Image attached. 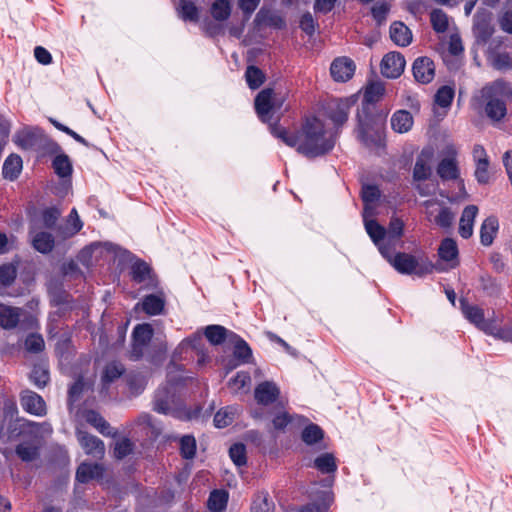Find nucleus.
I'll return each mask as SVG.
<instances>
[{
  "label": "nucleus",
  "mask_w": 512,
  "mask_h": 512,
  "mask_svg": "<svg viewBox=\"0 0 512 512\" xmlns=\"http://www.w3.org/2000/svg\"><path fill=\"white\" fill-rule=\"evenodd\" d=\"M335 146V139L328 135L324 123L316 118H307L300 131L298 152L308 158L325 155Z\"/></svg>",
  "instance_id": "nucleus-1"
},
{
  "label": "nucleus",
  "mask_w": 512,
  "mask_h": 512,
  "mask_svg": "<svg viewBox=\"0 0 512 512\" xmlns=\"http://www.w3.org/2000/svg\"><path fill=\"white\" fill-rule=\"evenodd\" d=\"M483 105L486 116L493 122H500L507 114V102H512V85L498 79L485 85L475 97Z\"/></svg>",
  "instance_id": "nucleus-2"
},
{
  "label": "nucleus",
  "mask_w": 512,
  "mask_h": 512,
  "mask_svg": "<svg viewBox=\"0 0 512 512\" xmlns=\"http://www.w3.org/2000/svg\"><path fill=\"white\" fill-rule=\"evenodd\" d=\"M366 232L378 247L380 253L382 246L389 249V251H395L401 244L404 222L399 217L393 215L387 228H384L378 222H367Z\"/></svg>",
  "instance_id": "nucleus-3"
},
{
  "label": "nucleus",
  "mask_w": 512,
  "mask_h": 512,
  "mask_svg": "<svg viewBox=\"0 0 512 512\" xmlns=\"http://www.w3.org/2000/svg\"><path fill=\"white\" fill-rule=\"evenodd\" d=\"M393 252L383 246L381 247V255L401 274H414L422 277L431 273L434 269L433 263L425 257H416L404 252L393 255Z\"/></svg>",
  "instance_id": "nucleus-4"
},
{
  "label": "nucleus",
  "mask_w": 512,
  "mask_h": 512,
  "mask_svg": "<svg viewBox=\"0 0 512 512\" xmlns=\"http://www.w3.org/2000/svg\"><path fill=\"white\" fill-rule=\"evenodd\" d=\"M178 371L179 366L171 362L168 366L166 386L160 387L155 393L154 410L156 412L165 415L174 413L172 404H174L175 393L178 386L186 380V378L176 375Z\"/></svg>",
  "instance_id": "nucleus-5"
},
{
  "label": "nucleus",
  "mask_w": 512,
  "mask_h": 512,
  "mask_svg": "<svg viewBox=\"0 0 512 512\" xmlns=\"http://www.w3.org/2000/svg\"><path fill=\"white\" fill-rule=\"evenodd\" d=\"M357 138L367 147L380 146V120L373 115L369 106H361L357 113Z\"/></svg>",
  "instance_id": "nucleus-6"
},
{
  "label": "nucleus",
  "mask_w": 512,
  "mask_h": 512,
  "mask_svg": "<svg viewBox=\"0 0 512 512\" xmlns=\"http://www.w3.org/2000/svg\"><path fill=\"white\" fill-rule=\"evenodd\" d=\"M9 429L12 435L29 436L37 443L53 431L52 426L48 422L37 423L23 418L17 419L9 426Z\"/></svg>",
  "instance_id": "nucleus-7"
},
{
  "label": "nucleus",
  "mask_w": 512,
  "mask_h": 512,
  "mask_svg": "<svg viewBox=\"0 0 512 512\" xmlns=\"http://www.w3.org/2000/svg\"><path fill=\"white\" fill-rule=\"evenodd\" d=\"M281 108V102L274 97L271 88L263 89L255 98V110L263 122H271L273 115Z\"/></svg>",
  "instance_id": "nucleus-8"
},
{
  "label": "nucleus",
  "mask_w": 512,
  "mask_h": 512,
  "mask_svg": "<svg viewBox=\"0 0 512 512\" xmlns=\"http://www.w3.org/2000/svg\"><path fill=\"white\" fill-rule=\"evenodd\" d=\"M444 158L439 162L437 174L443 181L457 180L460 175L456 160L457 149L453 144H448L443 149Z\"/></svg>",
  "instance_id": "nucleus-9"
},
{
  "label": "nucleus",
  "mask_w": 512,
  "mask_h": 512,
  "mask_svg": "<svg viewBox=\"0 0 512 512\" xmlns=\"http://www.w3.org/2000/svg\"><path fill=\"white\" fill-rule=\"evenodd\" d=\"M406 61L400 52L387 53L381 61V73L384 77L396 79L404 72Z\"/></svg>",
  "instance_id": "nucleus-10"
},
{
  "label": "nucleus",
  "mask_w": 512,
  "mask_h": 512,
  "mask_svg": "<svg viewBox=\"0 0 512 512\" xmlns=\"http://www.w3.org/2000/svg\"><path fill=\"white\" fill-rule=\"evenodd\" d=\"M153 336V329L150 324H138L132 333L133 344L131 357L134 360L139 359L143 355L144 348L148 345Z\"/></svg>",
  "instance_id": "nucleus-11"
},
{
  "label": "nucleus",
  "mask_w": 512,
  "mask_h": 512,
  "mask_svg": "<svg viewBox=\"0 0 512 512\" xmlns=\"http://www.w3.org/2000/svg\"><path fill=\"white\" fill-rule=\"evenodd\" d=\"M461 311L464 317L474 324L478 329L482 330L485 334L488 335L493 322L486 321L484 317V311L477 305H472L468 303L465 299L460 301Z\"/></svg>",
  "instance_id": "nucleus-12"
},
{
  "label": "nucleus",
  "mask_w": 512,
  "mask_h": 512,
  "mask_svg": "<svg viewBox=\"0 0 512 512\" xmlns=\"http://www.w3.org/2000/svg\"><path fill=\"white\" fill-rule=\"evenodd\" d=\"M494 32L491 14L476 13L474 16L473 33L478 44H486Z\"/></svg>",
  "instance_id": "nucleus-13"
},
{
  "label": "nucleus",
  "mask_w": 512,
  "mask_h": 512,
  "mask_svg": "<svg viewBox=\"0 0 512 512\" xmlns=\"http://www.w3.org/2000/svg\"><path fill=\"white\" fill-rule=\"evenodd\" d=\"M20 404L29 414L44 416L47 413L44 399L31 390H24L20 394Z\"/></svg>",
  "instance_id": "nucleus-14"
},
{
  "label": "nucleus",
  "mask_w": 512,
  "mask_h": 512,
  "mask_svg": "<svg viewBox=\"0 0 512 512\" xmlns=\"http://www.w3.org/2000/svg\"><path fill=\"white\" fill-rule=\"evenodd\" d=\"M414 79L421 84L430 83L435 76L434 62L426 56L418 57L412 65Z\"/></svg>",
  "instance_id": "nucleus-15"
},
{
  "label": "nucleus",
  "mask_w": 512,
  "mask_h": 512,
  "mask_svg": "<svg viewBox=\"0 0 512 512\" xmlns=\"http://www.w3.org/2000/svg\"><path fill=\"white\" fill-rule=\"evenodd\" d=\"M356 66L352 59L348 57L336 58L330 67L332 78L337 82H346L354 75Z\"/></svg>",
  "instance_id": "nucleus-16"
},
{
  "label": "nucleus",
  "mask_w": 512,
  "mask_h": 512,
  "mask_svg": "<svg viewBox=\"0 0 512 512\" xmlns=\"http://www.w3.org/2000/svg\"><path fill=\"white\" fill-rule=\"evenodd\" d=\"M280 395L278 386L272 381L259 383L254 391V397L258 404L267 406L275 402Z\"/></svg>",
  "instance_id": "nucleus-17"
},
{
  "label": "nucleus",
  "mask_w": 512,
  "mask_h": 512,
  "mask_svg": "<svg viewBox=\"0 0 512 512\" xmlns=\"http://www.w3.org/2000/svg\"><path fill=\"white\" fill-rule=\"evenodd\" d=\"M77 437L80 445L87 454L93 455L94 457H102L104 455V443L98 437L81 430H78Z\"/></svg>",
  "instance_id": "nucleus-18"
},
{
  "label": "nucleus",
  "mask_w": 512,
  "mask_h": 512,
  "mask_svg": "<svg viewBox=\"0 0 512 512\" xmlns=\"http://www.w3.org/2000/svg\"><path fill=\"white\" fill-rule=\"evenodd\" d=\"M131 274L135 282L144 283L147 287H155L152 270L146 262L142 260L135 261L131 266Z\"/></svg>",
  "instance_id": "nucleus-19"
},
{
  "label": "nucleus",
  "mask_w": 512,
  "mask_h": 512,
  "mask_svg": "<svg viewBox=\"0 0 512 512\" xmlns=\"http://www.w3.org/2000/svg\"><path fill=\"white\" fill-rule=\"evenodd\" d=\"M255 23L259 26L265 25L277 29H283L286 26V22L280 14L265 7H262L256 14Z\"/></svg>",
  "instance_id": "nucleus-20"
},
{
  "label": "nucleus",
  "mask_w": 512,
  "mask_h": 512,
  "mask_svg": "<svg viewBox=\"0 0 512 512\" xmlns=\"http://www.w3.org/2000/svg\"><path fill=\"white\" fill-rule=\"evenodd\" d=\"M349 111L350 103L347 100H337L328 107L327 115L336 126H341L347 121Z\"/></svg>",
  "instance_id": "nucleus-21"
},
{
  "label": "nucleus",
  "mask_w": 512,
  "mask_h": 512,
  "mask_svg": "<svg viewBox=\"0 0 512 512\" xmlns=\"http://www.w3.org/2000/svg\"><path fill=\"white\" fill-rule=\"evenodd\" d=\"M477 213L478 207L475 205H468L464 208L459 223V234L464 239H468L472 236L474 220Z\"/></svg>",
  "instance_id": "nucleus-22"
},
{
  "label": "nucleus",
  "mask_w": 512,
  "mask_h": 512,
  "mask_svg": "<svg viewBox=\"0 0 512 512\" xmlns=\"http://www.w3.org/2000/svg\"><path fill=\"white\" fill-rule=\"evenodd\" d=\"M83 227V222L79 218L76 208H73L67 217L65 226L57 228L60 237L67 239L77 234Z\"/></svg>",
  "instance_id": "nucleus-23"
},
{
  "label": "nucleus",
  "mask_w": 512,
  "mask_h": 512,
  "mask_svg": "<svg viewBox=\"0 0 512 512\" xmlns=\"http://www.w3.org/2000/svg\"><path fill=\"white\" fill-rule=\"evenodd\" d=\"M390 38L396 45L405 47L411 43L412 33L404 23L396 21L390 26Z\"/></svg>",
  "instance_id": "nucleus-24"
},
{
  "label": "nucleus",
  "mask_w": 512,
  "mask_h": 512,
  "mask_svg": "<svg viewBox=\"0 0 512 512\" xmlns=\"http://www.w3.org/2000/svg\"><path fill=\"white\" fill-rule=\"evenodd\" d=\"M391 127L397 133H406L413 126V117L407 110H398L391 117Z\"/></svg>",
  "instance_id": "nucleus-25"
},
{
  "label": "nucleus",
  "mask_w": 512,
  "mask_h": 512,
  "mask_svg": "<svg viewBox=\"0 0 512 512\" xmlns=\"http://www.w3.org/2000/svg\"><path fill=\"white\" fill-rule=\"evenodd\" d=\"M104 469L100 464L82 463L76 471V479L80 483H88L92 479L102 477Z\"/></svg>",
  "instance_id": "nucleus-26"
},
{
  "label": "nucleus",
  "mask_w": 512,
  "mask_h": 512,
  "mask_svg": "<svg viewBox=\"0 0 512 512\" xmlns=\"http://www.w3.org/2000/svg\"><path fill=\"white\" fill-rule=\"evenodd\" d=\"M438 255L441 260L446 262H451V267H455L458 263L457 257H458V247L452 238H445L442 240L439 249H438Z\"/></svg>",
  "instance_id": "nucleus-27"
},
{
  "label": "nucleus",
  "mask_w": 512,
  "mask_h": 512,
  "mask_svg": "<svg viewBox=\"0 0 512 512\" xmlns=\"http://www.w3.org/2000/svg\"><path fill=\"white\" fill-rule=\"evenodd\" d=\"M385 87L380 81L369 83L364 91L363 102L361 106H369L372 110V106L378 102L384 95Z\"/></svg>",
  "instance_id": "nucleus-28"
},
{
  "label": "nucleus",
  "mask_w": 512,
  "mask_h": 512,
  "mask_svg": "<svg viewBox=\"0 0 512 512\" xmlns=\"http://www.w3.org/2000/svg\"><path fill=\"white\" fill-rule=\"evenodd\" d=\"M22 170V159L16 154L9 155L4 161L2 174L5 179L15 180Z\"/></svg>",
  "instance_id": "nucleus-29"
},
{
  "label": "nucleus",
  "mask_w": 512,
  "mask_h": 512,
  "mask_svg": "<svg viewBox=\"0 0 512 512\" xmlns=\"http://www.w3.org/2000/svg\"><path fill=\"white\" fill-rule=\"evenodd\" d=\"M498 227V220L494 216H490L483 221L480 229V240L484 246L492 244Z\"/></svg>",
  "instance_id": "nucleus-30"
},
{
  "label": "nucleus",
  "mask_w": 512,
  "mask_h": 512,
  "mask_svg": "<svg viewBox=\"0 0 512 512\" xmlns=\"http://www.w3.org/2000/svg\"><path fill=\"white\" fill-rule=\"evenodd\" d=\"M21 309L9 306H1L0 310V325L4 329H11L16 327L19 322Z\"/></svg>",
  "instance_id": "nucleus-31"
},
{
  "label": "nucleus",
  "mask_w": 512,
  "mask_h": 512,
  "mask_svg": "<svg viewBox=\"0 0 512 512\" xmlns=\"http://www.w3.org/2000/svg\"><path fill=\"white\" fill-rule=\"evenodd\" d=\"M141 306L146 314L159 315L164 309L165 300L162 296L150 294L144 297Z\"/></svg>",
  "instance_id": "nucleus-32"
},
{
  "label": "nucleus",
  "mask_w": 512,
  "mask_h": 512,
  "mask_svg": "<svg viewBox=\"0 0 512 512\" xmlns=\"http://www.w3.org/2000/svg\"><path fill=\"white\" fill-rule=\"evenodd\" d=\"M33 247L40 253L46 254L54 248V237L49 232H37L32 238Z\"/></svg>",
  "instance_id": "nucleus-33"
},
{
  "label": "nucleus",
  "mask_w": 512,
  "mask_h": 512,
  "mask_svg": "<svg viewBox=\"0 0 512 512\" xmlns=\"http://www.w3.org/2000/svg\"><path fill=\"white\" fill-rule=\"evenodd\" d=\"M84 418L87 423L92 425L101 434L105 436L112 434L110 424L98 412L88 410L85 412Z\"/></svg>",
  "instance_id": "nucleus-34"
},
{
  "label": "nucleus",
  "mask_w": 512,
  "mask_h": 512,
  "mask_svg": "<svg viewBox=\"0 0 512 512\" xmlns=\"http://www.w3.org/2000/svg\"><path fill=\"white\" fill-rule=\"evenodd\" d=\"M52 167L55 173L61 178L70 177L73 171L72 163L69 157L64 153L58 154L53 159Z\"/></svg>",
  "instance_id": "nucleus-35"
},
{
  "label": "nucleus",
  "mask_w": 512,
  "mask_h": 512,
  "mask_svg": "<svg viewBox=\"0 0 512 512\" xmlns=\"http://www.w3.org/2000/svg\"><path fill=\"white\" fill-rule=\"evenodd\" d=\"M231 3L229 0H215L210 8L212 17L216 21H226L231 15Z\"/></svg>",
  "instance_id": "nucleus-36"
},
{
  "label": "nucleus",
  "mask_w": 512,
  "mask_h": 512,
  "mask_svg": "<svg viewBox=\"0 0 512 512\" xmlns=\"http://www.w3.org/2000/svg\"><path fill=\"white\" fill-rule=\"evenodd\" d=\"M269 129L275 137L281 139L287 146L298 148L300 133L298 135L290 134L284 128L272 123L269 124Z\"/></svg>",
  "instance_id": "nucleus-37"
},
{
  "label": "nucleus",
  "mask_w": 512,
  "mask_h": 512,
  "mask_svg": "<svg viewBox=\"0 0 512 512\" xmlns=\"http://www.w3.org/2000/svg\"><path fill=\"white\" fill-rule=\"evenodd\" d=\"M235 339L233 355L242 363H246L252 357V350L242 338L238 337L233 332L229 333Z\"/></svg>",
  "instance_id": "nucleus-38"
},
{
  "label": "nucleus",
  "mask_w": 512,
  "mask_h": 512,
  "mask_svg": "<svg viewBox=\"0 0 512 512\" xmlns=\"http://www.w3.org/2000/svg\"><path fill=\"white\" fill-rule=\"evenodd\" d=\"M314 466L323 474L334 473L337 470L335 458L331 453H323L314 460Z\"/></svg>",
  "instance_id": "nucleus-39"
},
{
  "label": "nucleus",
  "mask_w": 512,
  "mask_h": 512,
  "mask_svg": "<svg viewBox=\"0 0 512 512\" xmlns=\"http://www.w3.org/2000/svg\"><path fill=\"white\" fill-rule=\"evenodd\" d=\"M228 493L224 490H214L208 498V508L213 512H221L226 508Z\"/></svg>",
  "instance_id": "nucleus-40"
},
{
  "label": "nucleus",
  "mask_w": 512,
  "mask_h": 512,
  "mask_svg": "<svg viewBox=\"0 0 512 512\" xmlns=\"http://www.w3.org/2000/svg\"><path fill=\"white\" fill-rule=\"evenodd\" d=\"M180 18L184 21L196 22L199 18V13L196 5L189 0H181L177 7Z\"/></svg>",
  "instance_id": "nucleus-41"
},
{
  "label": "nucleus",
  "mask_w": 512,
  "mask_h": 512,
  "mask_svg": "<svg viewBox=\"0 0 512 512\" xmlns=\"http://www.w3.org/2000/svg\"><path fill=\"white\" fill-rule=\"evenodd\" d=\"M49 379V371L44 364L34 365L30 374V380L37 388H44Z\"/></svg>",
  "instance_id": "nucleus-42"
},
{
  "label": "nucleus",
  "mask_w": 512,
  "mask_h": 512,
  "mask_svg": "<svg viewBox=\"0 0 512 512\" xmlns=\"http://www.w3.org/2000/svg\"><path fill=\"white\" fill-rule=\"evenodd\" d=\"M251 512H274V502L267 492L256 495L251 506Z\"/></svg>",
  "instance_id": "nucleus-43"
},
{
  "label": "nucleus",
  "mask_w": 512,
  "mask_h": 512,
  "mask_svg": "<svg viewBox=\"0 0 512 512\" xmlns=\"http://www.w3.org/2000/svg\"><path fill=\"white\" fill-rule=\"evenodd\" d=\"M205 336L213 345L222 344L228 336V331L220 325H209L205 328Z\"/></svg>",
  "instance_id": "nucleus-44"
},
{
  "label": "nucleus",
  "mask_w": 512,
  "mask_h": 512,
  "mask_svg": "<svg viewBox=\"0 0 512 512\" xmlns=\"http://www.w3.org/2000/svg\"><path fill=\"white\" fill-rule=\"evenodd\" d=\"M15 452L22 461L31 462L39 456V447L36 444L23 442L17 445Z\"/></svg>",
  "instance_id": "nucleus-45"
},
{
  "label": "nucleus",
  "mask_w": 512,
  "mask_h": 512,
  "mask_svg": "<svg viewBox=\"0 0 512 512\" xmlns=\"http://www.w3.org/2000/svg\"><path fill=\"white\" fill-rule=\"evenodd\" d=\"M294 420H296L297 423L299 424L307 421V419L303 416H291L286 411H280L273 417L272 423L273 427L276 430H283L287 427L288 424L292 423Z\"/></svg>",
  "instance_id": "nucleus-46"
},
{
  "label": "nucleus",
  "mask_w": 512,
  "mask_h": 512,
  "mask_svg": "<svg viewBox=\"0 0 512 512\" xmlns=\"http://www.w3.org/2000/svg\"><path fill=\"white\" fill-rule=\"evenodd\" d=\"M245 79L250 89L259 88L265 80L264 73L256 66H248L245 72Z\"/></svg>",
  "instance_id": "nucleus-47"
},
{
  "label": "nucleus",
  "mask_w": 512,
  "mask_h": 512,
  "mask_svg": "<svg viewBox=\"0 0 512 512\" xmlns=\"http://www.w3.org/2000/svg\"><path fill=\"white\" fill-rule=\"evenodd\" d=\"M301 438L307 445H313L323 438V430L316 424H309L302 431Z\"/></svg>",
  "instance_id": "nucleus-48"
},
{
  "label": "nucleus",
  "mask_w": 512,
  "mask_h": 512,
  "mask_svg": "<svg viewBox=\"0 0 512 512\" xmlns=\"http://www.w3.org/2000/svg\"><path fill=\"white\" fill-rule=\"evenodd\" d=\"M455 92L454 89L450 86H442L438 89L435 94V104L440 106L441 108H449L452 100L454 98Z\"/></svg>",
  "instance_id": "nucleus-49"
},
{
  "label": "nucleus",
  "mask_w": 512,
  "mask_h": 512,
  "mask_svg": "<svg viewBox=\"0 0 512 512\" xmlns=\"http://www.w3.org/2000/svg\"><path fill=\"white\" fill-rule=\"evenodd\" d=\"M430 21L433 29L438 33H444L448 29V16L441 9H434L430 13Z\"/></svg>",
  "instance_id": "nucleus-50"
},
{
  "label": "nucleus",
  "mask_w": 512,
  "mask_h": 512,
  "mask_svg": "<svg viewBox=\"0 0 512 512\" xmlns=\"http://www.w3.org/2000/svg\"><path fill=\"white\" fill-rule=\"evenodd\" d=\"M424 152L417 158L414 169L413 178L416 181L426 180L431 175V168L427 163V159L423 158Z\"/></svg>",
  "instance_id": "nucleus-51"
},
{
  "label": "nucleus",
  "mask_w": 512,
  "mask_h": 512,
  "mask_svg": "<svg viewBox=\"0 0 512 512\" xmlns=\"http://www.w3.org/2000/svg\"><path fill=\"white\" fill-rule=\"evenodd\" d=\"M235 416V410L231 407L220 409L214 416V424L217 428H224L229 426Z\"/></svg>",
  "instance_id": "nucleus-52"
},
{
  "label": "nucleus",
  "mask_w": 512,
  "mask_h": 512,
  "mask_svg": "<svg viewBox=\"0 0 512 512\" xmlns=\"http://www.w3.org/2000/svg\"><path fill=\"white\" fill-rule=\"evenodd\" d=\"M124 370L125 369L121 363L111 362L107 364L104 369L102 381L107 384L111 383L115 379L119 378L123 374Z\"/></svg>",
  "instance_id": "nucleus-53"
},
{
  "label": "nucleus",
  "mask_w": 512,
  "mask_h": 512,
  "mask_svg": "<svg viewBox=\"0 0 512 512\" xmlns=\"http://www.w3.org/2000/svg\"><path fill=\"white\" fill-rule=\"evenodd\" d=\"M454 218L455 215L451 211V209L444 205V207L440 209L439 213L434 216L431 222L435 223L437 226L441 228H450L454 221Z\"/></svg>",
  "instance_id": "nucleus-54"
},
{
  "label": "nucleus",
  "mask_w": 512,
  "mask_h": 512,
  "mask_svg": "<svg viewBox=\"0 0 512 512\" xmlns=\"http://www.w3.org/2000/svg\"><path fill=\"white\" fill-rule=\"evenodd\" d=\"M229 456L233 463L241 467L247 463L246 447L242 443H235L229 449Z\"/></svg>",
  "instance_id": "nucleus-55"
},
{
  "label": "nucleus",
  "mask_w": 512,
  "mask_h": 512,
  "mask_svg": "<svg viewBox=\"0 0 512 512\" xmlns=\"http://www.w3.org/2000/svg\"><path fill=\"white\" fill-rule=\"evenodd\" d=\"M251 382L249 373L240 371L229 381V387L234 393L242 391L248 387Z\"/></svg>",
  "instance_id": "nucleus-56"
},
{
  "label": "nucleus",
  "mask_w": 512,
  "mask_h": 512,
  "mask_svg": "<svg viewBox=\"0 0 512 512\" xmlns=\"http://www.w3.org/2000/svg\"><path fill=\"white\" fill-rule=\"evenodd\" d=\"M488 335L505 342H512V322L504 325L503 327H498L493 323Z\"/></svg>",
  "instance_id": "nucleus-57"
},
{
  "label": "nucleus",
  "mask_w": 512,
  "mask_h": 512,
  "mask_svg": "<svg viewBox=\"0 0 512 512\" xmlns=\"http://www.w3.org/2000/svg\"><path fill=\"white\" fill-rule=\"evenodd\" d=\"M181 455L185 459H192L196 452V440L193 436L186 435L180 440Z\"/></svg>",
  "instance_id": "nucleus-58"
},
{
  "label": "nucleus",
  "mask_w": 512,
  "mask_h": 512,
  "mask_svg": "<svg viewBox=\"0 0 512 512\" xmlns=\"http://www.w3.org/2000/svg\"><path fill=\"white\" fill-rule=\"evenodd\" d=\"M17 276L16 267L13 264H5L0 266V286L6 287L11 285Z\"/></svg>",
  "instance_id": "nucleus-59"
},
{
  "label": "nucleus",
  "mask_w": 512,
  "mask_h": 512,
  "mask_svg": "<svg viewBox=\"0 0 512 512\" xmlns=\"http://www.w3.org/2000/svg\"><path fill=\"white\" fill-rule=\"evenodd\" d=\"M201 342H202V336L199 334H196L192 337L182 340V342L178 345V347L176 348V350L174 352V357H176L177 355H181L183 352H185L189 348L198 349L199 346L201 345Z\"/></svg>",
  "instance_id": "nucleus-60"
},
{
  "label": "nucleus",
  "mask_w": 512,
  "mask_h": 512,
  "mask_svg": "<svg viewBox=\"0 0 512 512\" xmlns=\"http://www.w3.org/2000/svg\"><path fill=\"white\" fill-rule=\"evenodd\" d=\"M14 142L23 149H30L35 145V135L24 130L16 134Z\"/></svg>",
  "instance_id": "nucleus-61"
},
{
  "label": "nucleus",
  "mask_w": 512,
  "mask_h": 512,
  "mask_svg": "<svg viewBox=\"0 0 512 512\" xmlns=\"http://www.w3.org/2000/svg\"><path fill=\"white\" fill-rule=\"evenodd\" d=\"M133 450V444L128 438H123L120 441H118L114 448V456L117 459H123L124 457L128 456L130 453H132Z\"/></svg>",
  "instance_id": "nucleus-62"
},
{
  "label": "nucleus",
  "mask_w": 512,
  "mask_h": 512,
  "mask_svg": "<svg viewBox=\"0 0 512 512\" xmlns=\"http://www.w3.org/2000/svg\"><path fill=\"white\" fill-rule=\"evenodd\" d=\"M25 347L29 352H41L44 348V340L41 335L30 334L25 340Z\"/></svg>",
  "instance_id": "nucleus-63"
},
{
  "label": "nucleus",
  "mask_w": 512,
  "mask_h": 512,
  "mask_svg": "<svg viewBox=\"0 0 512 512\" xmlns=\"http://www.w3.org/2000/svg\"><path fill=\"white\" fill-rule=\"evenodd\" d=\"M389 10L390 7L386 2H377L371 8L372 16L378 24L386 20Z\"/></svg>",
  "instance_id": "nucleus-64"
}]
</instances>
